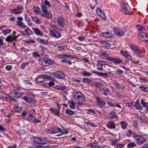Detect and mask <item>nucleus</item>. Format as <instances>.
Masks as SVG:
<instances>
[{
    "label": "nucleus",
    "mask_w": 148,
    "mask_h": 148,
    "mask_svg": "<svg viewBox=\"0 0 148 148\" xmlns=\"http://www.w3.org/2000/svg\"><path fill=\"white\" fill-rule=\"evenodd\" d=\"M93 86L99 88H101L103 86V83L101 82H94L92 83Z\"/></svg>",
    "instance_id": "4468645a"
},
{
    "label": "nucleus",
    "mask_w": 148,
    "mask_h": 148,
    "mask_svg": "<svg viewBox=\"0 0 148 148\" xmlns=\"http://www.w3.org/2000/svg\"><path fill=\"white\" fill-rule=\"evenodd\" d=\"M25 20L28 22L31 21V18L27 16L26 14H25Z\"/></svg>",
    "instance_id": "13d9d810"
},
{
    "label": "nucleus",
    "mask_w": 148,
    "mask_h": 148,
    "mask_svg": "<svg viewBox=\"0 0 148 148\" xmlns=\"http://www.w3.org/2000/svg\"><path fill=\"white\" fill-rule=\"evenodd\" d=\"M42 14L43 16L47 18H50L51 16V13L48 11H42Z\"/></svg>",
    "instance_id": "f3484780"
},
{
    "label": "nucleus",
    "mask_w": 148,
    "mask_h": 148,
    "mask_svg": "<svg viewBox=\"0 0 148 148\" xmlns=\"http://www.w3.org/2000/svg\"><path fill=\"white\" fill-rule=\"evenodd\" d=\"M36 80L38 82H42L44 80V78H43V75H39L38 77L36 78Z\"/></svg>",
    "instance_id": "c85d7f7f"
},
{
    "label": "nucleus",
    "mask_w": 148,
    "mask_h": 148,
    "mask_svg": "<svg viewBox=\"0 0 148 148\" xmlns=\"http://www.w3.org/2000/svg\"><path fill=\"white\" fill-rule=\"evenodd\" d=\"M139 38L140 41L144 42L148 40V38L147 34L144 32H140L139 34Z\"/></svg>",
    "instance_id": "6e6552de"
},
{
    "label": "nucleus",
    "mask_w": 148,
    "mask_h": 148,
    "mask_svg": "<svg viewBox=\"0 0 148 148\" xmlns=\"http://www.w3.org/2000/svg\"><path fill=\"white\" fill-rule=\"evenodd\" d=\"M74 97L76 100L79 101L77 103L79 106L81 105L83 103V102L85 101V97L81 93L78 92L75 93L74 95Z\"/></svg>",
    "instance_id": "f257e3e1"
},
{
    "label": "nucleus",
    "mask_w": 148,
    "mask_h": 148,
    "mask_svg": "<svg viewBox=\"0 0 148 148\" xmlns=\"http://www.w3.org/2000/svg\"><path fill=\"white\" fill-rule=\"evenodd\" d=\"M29 99L30 98L26 96L24 97L23 98V99H24L26 102H29Z\"/></svg>",
    "instance_id": "e2e57ef3"
},
{
    "label": "nucleus",
    "mask_w": 148,
    "mask_h": 148,
    "mask_svg": "<svg viewBox=\"0 0 148 148\" xmlns=\"http://www.w3.org/2000/svg\"><path fill=\"white\" fill-rule=\"evenodd\" d=\"M4 38V37L3 36L0 37V46H1L3 45V41Z\"/></svg>",
    "instance_id": "8fccbe9b"
},
{
    "label": "nucleus",
    "mask_w": 148,
    "mask_h": 148,
    "mask_svg": "<svg viewBox=\"0 0 148 148\" xmlns=\"http://www.w3.org/2000/svg\"><path fill=\"white\" fill-rule=\"evenodd\" d=\"M102 36L105 37L109 38L111 36V35L110 33L108 32H105L102 34Z\"/></svg>",
    "instance_id": "e433bc0d"
},
{
    "label": "nucleus",
    "mask_w": 148,
    "mask_h": 148,
    "mask_svg": "<svg viewBox=\"0 0 148 148\" xmlns=\"http://www.w3.org/2000/svg\"><path fill=\"white\" fill-rule=\"evenodd\" d=\"M104 93L103 95L105 96H106L108 95V94L107 93V92H109V89L108 88L105 89L104 90Z\"/></svg>",
    "instance_id": "5fc2aeb1"
},
{
    "label": "nucleus",
    "mask_w": 148,
    "mask_h": 148,
    "mask_svg": "<svg viewBox=\"0 0 148 148\" xmlns=\"http://www.w3.org/2000/svg\"><path fill=\"white\" fill-rule=\"evenodd\" d=\"M83 81L84 82L88 83H91L92 82L91 80L88 78H84L83 80Z\"/></svg>",
    "instance_id": "c03bdc74"
},
{
    "label": "nucleus",
    "mask_w": 148,
    "mask_h": 148,
    "mask_svg": "<svg viewBox=\"0 0 148 148\" xmlns=\"http://www.w3.org/2000/svg\"><path fill=\"white\" fill-rule=\"evenodd\" d=\"M23 18L21 17H19L17 18V24L19 26L23 28H25L27 27V26L24 25L23 23L22 22Z\"/></svg>",
    "instance_id": "9d476101"
},
{
    "label": "nucleus",
    "mask_w": 148,
    "mask_h": 148,
    "mask_svg": "<svg viewBox=\"0 0 148 148\" xmlns=\"http://www.w3.org/2000/svg\"><path fill=\"white\" fill-rule=\"evenodd\" d=\"M18 36L15 35L14 36H10L7 37L6 39V40L8 42H11L15 39L18 37Z\"/></svg>",
    "instance_id": "412c9836"
},
{
    "label": "nucleus",
    "mask_w": 148,
    "mask_h": 148,
    "mask_svg": "<svg viewBox=\"0 0 148 148\" xmlns=\"http://www.w3.org/2000/svg\"><path fill=\"white\" fill-rule=\"evenodd\" d=\"M57 22L60 26H63L64 22L63 18L62 16L58 17V18Z\"/></svg>",
    "instance_id": "a211bd4d"
},
{
    "label": "nucleus",
    "mask_w": 148,
    "mask_h": 148,
    "mask_svg": "<svg viewBox=\"0 0 148 148\" xmlns=\"http://www.w3.org/2000/svg\"><path fill=\"white\" fill-rule=\"evenodd\" d=\"M15 109L17 111H20L22 110V107L18 105H16L15 106Z\"/></svg>",
    "instance_id": "79ce46f5"
},
{
    "label": "nucleus",
    "mask_w": 148,
    "mask_h": 148,
    "mask_svg": "<svg viewBox=\"0 0 148 148\" xmlns=\"http://www.w3.org/2000/svg\"><path fill=\"white\" fill-rule=\"evenodd\" d=\"M55 88L58 89L63 90L64 88L63 87H62L59 86H55Z\"/></svg>",
    "instance_id": "3c124183"
},
{
    "label": "nucleus",
    "mask_w": 148,
    "mask_h": 148,
    "mask_svg": "<svg viewBox=\"0 0 148 148\" xmlns=\"http://www.w3.org/2000/svg\"><path fill=\"white\" fill-rule=\"evenodd\" d=\"M110 116V118L111 119L115 118L117 117L116 113L112 111L111 112Z\"/></svg>",
    "instance_id": "7c9ffc66"
},
{
    "label": "nucleus",
    "mask_w": 148,
    "mask_h": 148,
    "mask_svg": "<svg viewBox=\"0 0 148 148\" xmlns=\"http://www.w3.org/2000/svg\"><path fill=\"white\" fill-rule=\"evenodd\" d=\"M143 99H141V104L146 108V110L148 112V103L143 102Z\"/></svg>",
    "instance_id": "bb28decb"
},
{
    "label": "nucleus",
    "mask_w": 148,
    "mask_h": 148,
    "mask_svg": "<svg viewBox=\"0 0 148 148\" xmlns=\"http://www.w3.org/2000/svg\"><path fill=\"white\" fill-rule=\"evenodd\" d=\"M115 34L118 36L121 37L124 36V31L122 29H119L115 28L113 29Z\"/></svg>",
    "instance_id": "423d86ee"
},
{
    "label": "nucleus",
    "mask_w": 148,
    "mask_h": 148,
    "mask_svg": "<svg viewBox=\"0 0 148 148\" xmlns=\"http://www.w3.org/2000/svg\"><path fill=\"white\" fill-rule=\"evenodd\" d=\"M122 54L127 59L129 60L132 59V57L127 51H124L123 50L121 51Z\"/></svg>",
    "instance_id": "dca6fc26"
},
{
    "label": "nucleus",
    "mask_w": 148,
    "mask_h": 148,
    "mask_svg": "<svg viewBox=\"0 0 148 148\" xmlns=\"http://www.w3.org/2000/svg\"><path fill=\"white\" fill-rule=\"evenodd\" d=\"M107 127L110 129H114L115 127V123L113 121L109 122L107 124Z\"/></svg>",
    "instance_id": "aec40b11"
},
{
    "label": "nucleus",
    "mask_w": 148,
    "mask_h": 148,
    "mask_svg": "<svg viewBox=\"0 0 148 148\" xmlns=\"http://www.w3.org/2000/svg\"><path fill=\"white\" fill-rule=\"evenodd\" d=\"M29 63V62H27L25 63H23L21 66V68L22 69H25V66H28Z\"/></svg>",
    "instance_id": "72a5a7b5"
},
{
    "label": "nucleus",
    "mask_w": 148,
    "mask_h": 148,
    "mask_svg": "<svg viewBox=\"0 0 148 148\" xmlns=\"http://www.w3.org/2000/svg\"><path fill=\"white\" fill-rule=\"evenodd\" d=\"M134 106L136 108L137 110H141L142 109V107L140 105L139 101L138 100L136 101Z\"/></svg>",
    "instance_id": "393cba45"
},
{
    "label": "nucleus",
    "mask_w": 148,
    "mask_h": 148,
    "mask_svg": "<svg viewBox=\"0 0 148 148\" xmlns=\"http://www.w3.org/2000/svg\"><path fill=\"white\" fill-rule=\"evenodd\" d=\"M51 27L52 29H56L58 28L57 25L53 24L51 25Z\"/></svg>",
    "instance_id": "680f3d73"
},
{
    "label": "nucleus",
    "mask_w": 148,
    "mask_h": 148,
    "mask_svg": "<svg viewBox=\"0 0 148 148\" xmlns=\"http://www.w3.org/2000/svg\"><path fill=\"white\" fill-rule=\"evenodd\" d=\"M57 57L60 59H62L64 58H72V56L69 55H67L66 54H62L57 55Z\"/></svg>",
    "instance_id": "4be33fe9"
},
{
    "label": "nucleus",
    "mask_w": 148,
    "mask_h": 148,
    "mask_svg": "<svg viewBox=\"0 0 148 148\" xmlns=\"http://www.w3.org/2000/svg\"><path fill=\"white\" fill-rule=\"evenodd\" d=\"M136 146V144L134 143H129L127 145V147L129 148L133 147Z\"/></svg>",
    "instance_id": "37998d69"
},
{
    "label": "nucleus",
    "mask_w": 148,
    "mask_h": 148,
    "mask_svg": "<svg viewBox=\"0 0 148 148\" xmlns=\"http://www.w3.org/2000/svg\"><path fill=\"white\" fill-rule=\"evenodd\" d=\"M50 32L52 36L58 38L60 37L61 35L56 30H50Z\"/></svg>",
    "instance_id": "f8f14e48"
},
{
    "label": "nucleus",
    "mask_w": 148,
    "mask_h": 148,
    "mask_svg": "<svg viewBox=\"0 0 148 148\" xmlns=\"http://www.w3.org/2000/svg\"><path fill=\"white\" fill-rule=\"evenodd\" d=\"M44 78L49 79L50 80H51L53 78L50 76L48 75H43Z\"/></svg>",
    "instance_id": "a18cd8bd"
},
{
    "label": "nucleus",
    "mask_w": 148,
    "mask_h": 148,
    "mask_svg": "<svg viewBox=\"0 0 148 148\" xmlns=\"http://www.w3.org/2000/svg\"><path fill=\"white\" fill-rule=\"evenodd\" d=\"M11 31V30L10 29H8L4 31H3V33L4 35H5L6 34L10 33Z\"/></svg>",
    "instance_id": "864d4df0"
},
{
    "label": "nucleus",
    "mask_w": 148,
    "mask_h": 148,
    "mask_svg": "<svg viewBox=\"0 0 148 148\" xmlns=\"http://www.w3.org/2000/svg\"><path fill=\"white\" fill-rule=\"evenodd\" d=\"M116 72L118 74L120 75H122L123 73V71L120 69H119L116 70Z\"/></svg>",
    "instance_id": "0e129e2a"
},
{
    "label": "nucleus",
    "mask_w": 148,
    "mask_h": 148,
    "mask_svg": "<svg viewBox=\"0 0 148 148\" xmlns=\"http://www.w3.org/2000/svg\"><path fill=\"white\" fill-rule=\"evenodd\" d=\"M45 5H48L49 7H50V5L49 4V2L47 0H46L45 1Z\"/></svg>",
    "instance_id": "774afa93"
},
{
    "label": "nucleus",
    "mask_w": 148,
    "mask_h": 148,
    "mask_svg": "<svg viewBox=\"0 0 148 148\" xmlns=\"http://www.w3.org/2000/svg\"><path fill=\"white\" fill-rule=\"evenodd\" d=\"M97 13L98 15L101 18L104 19L106 18L105 14L102 10L99 8H98L96 10Z\"/></svg>",
    "instance_id": "1a4fd4ad"
},
{
    "label": "nucleus",
    "mask_w": 148,
    "mask_h": 148,
    "mask_svg": "<svg viewBox=\"0 0 148 148\" xmlns=\"http://www.w3.org/2000/svg\"><path fill=\"white\" fill-rule=\"evenodd\" d=\"M96 99L99 106H102L105 104L106 103L105 101L99 99L97 98H96Z\"/></svg>",
    "instance_id": "c756f323"
},
{
    "label": "nucleus",
    "mask_w": 148,
    "mask_h": 148,
    "mask_svg": "<svg viewBox=\"0 0 148 148\" xmlns=\"http://www.w3.org/2000/svg\"><path fill=\"white\" fill-rule=\"evenodd\" d=\"M69 106L72 109H74L75 106L74 102L73 101H71L70 102Z\"/></svg>",
    "instance_id": "49530a36"
},
{
    "label": "nucleus",
    "mask_w": 148,
    "mask_h": 148,
    "mask_svg": "<svg viewBox=\"0 0 148 148\" xmlns=\"http://www.w3.org/2000/svg\"><path fill=\"white\" fill-rule=\"evenodd\" d=\"M128 6L126 3H123L121 5V11L126 14L129 15L130 14V13L128 10Z\"/></svg>",
    "instance_id": "0eeeda50"
},
{
    "label": "nucleus",
    "mask_w": 148,
    "mask_h": 148,
    "mask_svg": "<svg viewBox=\"0 0 148 148\" xmlns=\"http://www.w3.org/2000/svg\"><path fill=\"white\" fill-rule=\"evenodd\" d=\"M62 132V130L61 128L56 127H53V130H52L50 132L51 133L53 134L61 132Z\"/></svg>",
    "instance_id": "2eb2a0df"
},
{
    "label": "nucleus",
    "mask_w": 148,
    "mask_h": 148,
    "mask_svg": "<svg viewBox=\"0 0 148 148\" xmlns=\"http://www.w3.org/2000/svg\"><path fill=\"white\" fill-rule=\"evenodd\" d=\"M118 141V140H113L112 142V145H113L116 144V143Z\"/></svg>",
    "instance_id": "69168bd1"
},
{
    "label": "nucleus",
    "mask_w": 148,
    "mask_h": 148,
    "mask_svg": "<svg viewBox=\"0 0 148 148\" xmlns=\"http://www.w3.org/2000/svg\"><path fill=\"white\" fill-rule=\"evenodd\" d=\"M41 7L42 11H47V7L45 4L42 5Z\"/></svg>",
    "instance_id": "09e8293b"
},
{
    "label": "nucleus",
    "mask_w": 148,
    "mask_h": 148,
    "mask_svg": "<svg viewBox=\"0 0 148 148\" xmlns=\"http://www.w3.org/2000/svg\"><path fill=\"white\" fill-rule=\"evenodd\" d=\"M96 73L98 76H102L103 77H106L108 76V74L107 73H103L99 72H96Z\"/></svg>",
    "instance_id": "a878e982"
},
{
    "label": "nucleus",
    "mask_w": 148,
    "mask_h": 148,
    "mask_svg": "<svg viewBox=\"0 0 148 148\" xmlns=\"http://www.w3.org/2000/svg\"><path fill=\"white\" fill-rule=\"evenodd\" d=\"M32 20L34 22L37 24L39 23L40 22V19L36 17L32 18Z\"/></svg>",
    "instance_id": "2f4dec72"
},
{
    "label": "nucleus",
    "mask_w": 148,
    "mask_h": 148,
    "mask_svg": "<svg viewBox=\"0 0 148 148\" xmlns=\"http://www.w3.org/2000/svg\"><path fill=\"white\" fill-rule=\"evenodd\" d=\"M7 95L5 93H2V98L8 99V98L6 97Z\"/></svg>",
    "instance_id": "4d7b16f0"
},
{
    "label": "nucleus",
    "mask_w": 148,
    "mask_h": 148,
    "mask_svg": "<svg viewBox=\"0 0 148 148\" xmlns=\"http://www.w3.org/2000/svg\"><path fill=\"white\" fill-rule=\"evenodd\" d=\"M40 64L43 63L44 62L49 65H51L53 63V61L51 59H48L47 58H44V59H39Z\"/></svg>",
    "instance_id": "20e7f679"
},
{
    "label": "nucleus",
    "mask_w": 148,
    "mask_h": 148,
    "mask_svg": "<svg viewBox=\"0 0 148 148\" xmlns=\"http://www.w3.org/2000/svg\"><path fill=\"white\" fill-rule=\"evenodd\" d=\"M55 84L54 82L52 81H51L49 82L48 83V85L49 86V87H51L52 86H53Z\"/></svg>",
    "instance_id": "bf43d9fd"
},
{
    "label": "nucleus",
    "mask_w": 148,
    "mask_h": 148,
    "mask_svg": "<svg viewBox=\"0 0 148 148\" xmlns=\"http://www.w3.org/2000/svg\"><path fill=\"white\" fill-rule=\"evenodd\" d=\"M101 55L102 56H103L104 57V58L105 59L107 60H108L110 61V58H111L112 57L109 56L108 54L104 52H102Z\"/></svg>",
    "instance_id": "cd10ccee"
},
{
    "label": "nucleus",
    "mask_w": 148,
    "mask_h": 148,
    "mask_svg": "<svg viewBox=\"0 0 148 148\" xmlns=\"http://www.w3.org/2000/svg\"><path fill=\"white\" fill-rule=\"evenodd\" d=\"M133 125L135 127H138V123L136 121H133Z\"/></svg>",
    "instance_id": "052dcab7"
},
{
    "label": "nucleus",
    "mask_w": 148,
    "mask_h": 148,
    "mask_svg": "<svg viewBox=\"0 0 148 148\" xmlns=\"http://www.w3.org/2000/svg\"><path fill=\"white\" fill-rule=\"evenodd\" d=\"M53 74L56 78L58 79H62L64 77V74L61 71H58L55 72Z\"/></svg>",
    "instance_id": "9b49d317"
},
{
    "label": "nucleus",
    "mask_w": 148,
    "mask_h": 148,
    "mask_svg": "<svg viewBox=\"0 0 148 148\" xmlns=\"http://www.w3.org/2000/svg\"><path fill=\"white\" fill-rule=\"evenodd\" d=\"M97 64L99 65H108L110 62L103 60H98L97 61Z\"/></svg>",
    "instance_id": "5701e85b"
},
{
    "label": "nucleus",
    "mask_w": 148,
    "mask_h": 148,
    "mask_svg": "<svg viewBox=\"0 0 148 148\" xmlns=\"http://www.w3.org/2000/svg\"><path fill=\"white\" fill-rule=\"evenodd\" d=\"M36 102V100L34 98H30L29 102L30 103H34Z\"/></svg>",
    "instance_id": "603ef678"
},
{
    "label": "nucleus",
    "mask_w": 148,
    "mask_h": 148,
    "mask_svg": "<svg viewBox=\"0 0 148 148\" xmlns=\"http://www.w3.org/2000/svg\"><path fill=\"white\" fill-rule=\"evenodd\" d=\"M12 66L10 65H7L5 67L6 69L8 71H10L12 69Z\"/></svg>",
    "instance_id": "6e6d98bb"
},
{
    "label": "nucleus",
    "mask_w": 148,
    "mask_h": 148,
    "mask_svg": "<svg viewBox=\"0 0 148 148\" xmlns=\"http://www.w3.org/2000/svg\"><path fill=\"white\" fill-rule=\"evenodd\" d=\"M23 9V8L22 6L18 7L16 8L11 10L10 11L15 14H20L22 13Z\"/></svg>",
    "instance_id": "39448f33"
},
{
    "label": "nucleus",
    "mask_w": 148,
    "mask_h": 148,
    "mask_svg": "<svg viewBox=\"0 0 148 148\" xmlns=\"http://www.w3.org/2000/svg\"><path fill=\"white\" fill-rule=\"evenodd\" d=\"M84 76L88 77L91 75V74L86 71H84L82 74Z\"/></svg>",
    "instance_id": "de8ad7c7"
},
{
    "label": "nucleus",
    "mask_w": 148,
    "mask_h": 148,
    "mask_svg": "<svg viewBox=\"0 0 148 148\" xmlns=\"http://www.w3.org/2000/svg\"><path fill=\"white\" fill-rule=\"evenodd\" d=\"M34 31L35 34L38 35H39L41 36H42L43 34L38 29H36L34 30Z\"/></svg>",
    "instance_id": "ea45409f"
},
{
    "label": "nucleus",
    "mask_w": 148,
    "mask_h": 148,
    "mask_svg": "<svg viewBox=\"0 0 148 148\" xmlns=\"http://www.w3.org/2000/svg\"><path fill=\"white\" fill-rule=\"evenodd\" d=\"M49 110H50L52 111L53 112V113H55L56 115H59L60 113L58 110H57L56 109H55V108H51V109H50Z\"/></svg>",
    "instance_id": "c9c22d12"
},
{
    "label": "nucleus",
    "mask_w": 148,
    "mask_h": 148,
    "mask_svg": "<svg viewBox=\"0 0 148 148\" xmlns=\"http://www.w3.org/2000/svg\"><path fill=\"white\" fill-rule=\"evenodd\" d=\"M37 40L38 41L42 43H46L48 42L47 40L46 39H43L40 38H38Z\"/></svg>",
    "instance_id": "a19ab883"
},
{
    "label": "nucleus",
    "mask_w": 148,
    "mask_h": 148,
    "mask_svg": "<svg viewBox=\"0 0 148 148\" xmlns=\"http://www.w3.org/2000/svg\"><path fill=\"white\" fill-rule=\"evenodd\" d=\"M33 9L34 12L36 14H39L40 12V10L38 7L35 6L33 8Z\"/></svg>",
    "instance_id": "473e14b6"
},
{
    "label": "nucleus",
    "mask_w": 148,
    "mask_h": 148,
    "mask_svg": "<svg viewBox=\"0 0 148 148\" xmlns=\"http://www.w3.org/2000/svg\"><path fill=\"white\" fill-rule=\"evenodd\" d=\"M133 138L136 141V143L139 145H142L145 143V140L141 135L138 134L134 136Z\"/></svg>",
    "instance_id": "f03ea898"
},
{
    "label": "nucleus",
    "mask_w": 148,
    "mask_h": 148,
    "mask_svg": "<svg viewBox=\"0 0 148 148\" xmlns=\"http://www.w3.org/2000/svg\"><path fill=\"white\" fill-rule=\"evenodd\" d=\"M26 34L28 35H31L33 34V32L29 28H27L25 30Z\"/></svg>",
    "instance_id": "58836bf2"
},
{
    "label": "nucleus",
    "mask_w": 148,
    "mask_h": 148,
    "mask_svg": "<svg viewBox=\"0 0 148 148\" xmlns=\"http://www.w3.org/2000/svg\"><path fill=\"white\" fill-rule=\"evenodd\" d=\"M134 102H132V103H127V105L129 106V107H130V108H132V104H133L134 103Z\"/></svg>",
    "instance_id": "338daca9"
},
{
    "label": "nucleus",
    "mask_w": 148,
    "mask_h": 148,
    "mask_svg": "<svg viewBox=\"0 0 148 148\" xmlns=\"http://www.w3.org/2000/svg\"><path fill=\"white\" fill-rule=\"evenodd\" d=\"M28 119L30 122H35L36 123L40 122V121L36 119L32 115H29L28 117Z\"/></svg>",
    "instance_id": "ddd939ff"
},
{
    "label": "nucleus",
    "mask_w": 148,
    "mask_h": 148,
    "mask_svg": "<svg viewBox=\"0 0 148 148\" xmlns=\"http://www.w3.org/2000/svg\"><path fill=\"white\" fill-rule=\"evenodd\" d=\"M109 60L110 61H111L116 64H119L122 62V61L121 60L112 57H111V58H110Z\"/></svg>",
    "instance_id": "6ab92c4d"
},
{
    "label": "nucleus",
    "mask_w": 148,
    "mask_h": 148,
    "mask_svg": "<svg viewBox=\"0 0 148 148\" xmlns=\"http://www.w3.org/2000/svg\"><path fill=\"white\" fill-rule=\"evenodd\" d=\"M65 112L66 113L72 115L73 114L75 113V112L73 111L70 109H67L65 110Z\"/></svg>",
    "instance_id": "f704fd0d"
},
{
    "label": "nucleus",
    "mask_w": 148,
    "mask_h": 148,
    "mask_svg": "<svg viewBox=\"0 0 148 148\" xmlns=\"http://www.w3.org/2000/svg\"><path fill=\"white\" fill-rule=\"evenodd\" d=\"M130 48L132 50L135 51V53L138 55L139 54L138 52L139 48L138 47L134 45H132L131 46Z\"/></svg>",
    "instance_id": "b1692460"
},
{
    "label": "nucleus",
    "mask_w": 148,
    "mask_h": 148,
    "mask_svg": "<svg viewBox=\"0 0 148 148\" xmlns=\"http://www.w3.org/2000/svg\"><path fill=\"white\" fill-rule=\"evenodd\" d=\"M33 140L35 143L42 145L47 144L49 143V141L44 139H41L39 137L34 138Z\"/></svg>",
    "instance_id": "7ed1b4c3"
},
{
    "label": "nucleus",
    "mask_w": 148,
    "mask_h": 148,
    "mask_svg": "<svg viewBox=\"0 0 148 148\" xmlns=\"http://www.w3.org/2000/svg\"><path fill=\"white\" fill-rule=\"evenodd\" d=\"M120 124L123 129H125L127 127V125L124 121H121L120 123Z\"/></svg>",
    "instance_id": "4c0bfd02"
}]
</instances>
